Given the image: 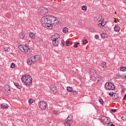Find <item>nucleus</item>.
<instances>
[{"instance_id": "nucleus-1", "label": "nucleus", "mask_w": 126, "mask_h": 126, "mask_svg": "<svg viewBox=\"0 0 126 126\" xmlns=\"http://www.w3.org/2000/svg\"><path fill=\"white\" fill-rule=\"evenodd\" d=\"M41 25L43 27L49 28L52 25L58 24L57 19L54 16H44L41 19Z\"/></svg>"}, {"instance_id": "nucleus-2", "label": "nucleus", "mask_w": 126, "mask_h": 126, "mask_svg": "<svg viewBox=\"0 0 126 126\" xmlns=\"http://www.w3.org/2000/svg\"><path fill=\"white\" fill-rule=\"evenodd\" d=\"M22 82L26 85L27 87L31 86L32 85V77L29 75H25L22 77L21 78Z\"/></svg>"}, {"instance_id": "nucleus-3", "label": "nucleus", "mask_w": 126, "mask_h": 126, "mask_svg": "<svg viewBox=\"0 0 126 126\" xmlns=\"http://www.w3.org/2000/svg\"><path fill=\"white\" fill-rule=\"evenodd\" d=\"M61 37V35L58 33H55L54 36L51 37V40L53 42V45L55 47H57L59 45V41L57 40L58 39Z\"/></svg>"}, {"instance_id": "nucleus-4", "label": "nucleus", "mask_w": 126, "mask_h": 126, "mask_svg": "<svg viewBox=\"0 0 126 126\" xmlns=\"http://www.w3.org/2000/svg\"><path fill=\"white\" fill-rule=\"evenodd\" d=\"M19 48H21L20 50L22 52H24L25 54H30L31 53V51L30 50V48L29 47L27 46V45H19Z\"/></svg>"}, {"instance_id": "nucleus-5", "label": "nucleus", "mask_w": 126, "mask_h": 126, "mask_svg": "<svg viewBox=\"0 0 126 126\" xmlns=\"http://www.w3.org/2000/svg\"><path fill=\"white\" fill-rule=\"evenodd\" d=\"M104 86L106 90H115L116 89L115 85L110 82L106 83Z\"/></svg>"}, {"instance_id": "nucleus-6", "label": "nucleus", "mask_w": 126, "mask_h": 126, "mask_svg": "<svg viewBox=\"0 0 126 126\" xmlns=\"http://www.w3.org/2000/svg\"><path fill=\"white\" fill-rule=\"evenodd\" d=\"M48 11H49V10L47 8L45 7H41L38 9V14L40 15H45L48 13Z\"/></svg>"}, {"instance_id": "nucleus-7", "label": "nucleus", "mask_w": 126, "mask_h": 126, "mask_svg": "<svg viewBox=\"0 0 126 126\" xmlns=\"http://www.w3.org/2000/svg\"><path fill=\"white\" fill-rule=\"evenodd\" d=\"M73 121V116L72 115H69L67 118V121L64 123L65 126H70Z\"/></svg>"}, {"instance_id": "nucleus-8", "label": "nucleus", "mask_w": 126, "mask_h": 126, "mask_svg": "<svg viewBox=\"0 0 126 126\" xmlns=\"http://www.w3.org/2000/svg\"><path fill=\"white\" fill-rule=\"evenodd\" d=\"M39 107L41 110H46V108L48 107V104L46 101H40L39 103Z\"/></svg>"}, {"instance_id": "nucleus-9", "label": "nucleus", "mask_w": 126, "mask_h": 126, "mask_svg": "<svg viewBox=\"0 0 126 126\" xmlns=\"http://www.w3.org/2000/svg\"><path fill=\"white\" fill-rule=\"evenodd\" d=\"M4 94L5 96H8L9 94H10V87H9L8 85H5L4 87Z\"/></svg>"}, {"instance_id": "nucleus-10", "label": "nucleus", "mask_w": 126, "mask_h": 126, "mask_svg": "<svg viewBox=\"0 0 126 126\" xmlns=\"http://www.w3.org/2000/svg\"><path fill=\"white\" fill-rule=\"evenodd\" d=\"M90 74L91 75L92 78H93V77H97V73L94 69H91Z\"/></svg>"}, {"instance_id": "nucleus-11", "label": "nucleus", "mask_w": 126, "mask_h": 126, "mask_svg": "<svg viewBox=\"0 0 126 126\" xmlns=\"http://www.w3.org/2000/svg\"><path fill=\"white\" fill-rule=\"evenodd\" d=\"M50 89L51 92H53V93H57L58 92V88H56V86L51 85Z\"/></svg>"}, {"instance_id": "nucleus-12", "label": "nucleus", "mask_w": 126, "mask_h": 126, "mask_svg": "<svg viewBox=\"0 0 126 126\" xmlns=\"http://www.w3.org/2000/svg\"><path fill=\"white\" fill-rule=\"evenodd\" d=\"M19 37L20 39H21L22 40H26V39H27V36H25V34L24 33H19Z\"/></svg>"}, {"instance_id": "nucleus-13", "label": "nucleus", "mask_w": 126, "mask_h": 126, "mask_svg": "<svg viewBox=\"0 0 126 126\" xmlns=\"http://www.w3.org/2000/svg\"><path fill=\"white\" fill-rule=\"evenodd\" d=\"M32 60L33 61V63L38 62V61H39V60H40V57H39V56H38V55H36L35 56H32Z\"/></svg>"}, {"instance_id": "nucleus-14", "label": "nucleus", "mask_w": 126, "mask_h": 126, "mask_svg": "<svg viewBox=\"0 0 126 126\" xmlns=\"http://www.w3.org/2000/svg\"><path fill=\"white\" fill-rule=\"evenodd\" d=\"M115 78L117 79H125V76L124 75H120L119 74H116L115 75Z\"/></svg>"}, {"instance_id": "nucleus-15", "label": "nucleus", "mask_w": 126, "mask_h": 126, "mask_svg": "<svg viewBox=\"0 0 126 126\" xmlns=\"http://www.w3.org/2000/svg\"><path fill=\"white\" fill-rule=\"evenodd\" d=\"M27 63L28 64H29V65H31V64H32V63H34V61H33V59L32 57H31V58L28 60Z\"/></svg>"}, {"instance_id": "nucleus-16", "label": "nucleus", "mask_w": 126, "mask_h": 126, "mask_svg": "<svg viewBox=\"0 0 126 126\" xmlns=\"http://www.w3.org/2000/svg\"><path fill=\"white\" fill-rule=\"evenodd\" d=\"M1 108L3 110H4L5 109H7V108H8V105L6 103H3L1 105Z\"/></svg>"}, {"instance_id": "nucleus-17", "label": "nucleus", "mask_w": 126, "mask_h": 126, "mask_svg": "<svg viewBox=\"0 0 126 126\" xmlns=\"http://www.w3.org/2000/svg\"><path fill=\"white\" fill-rule=\"evenodd\" d=\"M113 100H116V99H118L119 98V94L114 93L113 94Z\"/></svg>"}, {"instance_id": "nucleus-18", "label": "nucleus", "mask_w": 126, "mask_h": 126, "mask_svg": "<svg viewBox=\"0 0 126 126\" xmlns=\"http://www.w3.org/2000/svg\"><path fill=\"white\" fill-rule=\"evenodd\" d=\"M103 21H101V20H99L97 24V26H99V27H101V26H102V27H104V26H105V24L103 25Z\"/></svg>"}, {"instance_id": "nucleus-19", "label": "nucleus", "mask_w": 126, "mask_h": 126, "mask_svg": "<svg viewBox=\"0 0 126 126\" xmlns=\"http://www.w3.org/2000/svg\"><path fill=\"white\" fill-rule=\"evenodd\" d=\"M14 85L18 89H21V88H22V86H21V85H19V84H18V83H14Z\"/></svg>"}, {"instance_id": "nucleus-20", "label": "nucleus", "mask_w": 126, "mask_h": 126, "mask_svg": "<svg viewBox=\"0 0 126 126\" xmlns=\"http://www.w3.org/2000/svg\"><path fill=\"white\" fill-rule=\"evenodd\" d=\"M114 30L116 32H120V30H121V28H120V27L119 26H115V27L114 28Z\"/></svg>"}, {"instance_id": "nucleus-21", "label": "nucleus", "mask_w": 126, "mask_h": 126, "mask_svg": "<svg viewBox=\"0 0 126 126\" xmlns=\"http://www.w3.org/2000/svg\"><path fill=\"white\" fill-rule=\"evenodd\" d=\"M63 33H65V34L68 33V28H63Z\"/></svg>"}, {"instance_id": "nucleus-22", "label": "nucleus", "mask_w": 126, "mask_h": 126, "mask_svg": "<svg viewBox=\"0 0 126 126\" xmlns=\"http://www.w3.org/2000/svg\"><path fill=\"white\" fill-rule=\"evenodd\" d=\"M66 89L68 92H72L73 91V89L71 87H67Z\"/></svg>"}, {"instance_id": "nucleus-23", "label": "nucleus", "mask_w": 126, "mask_h": 126, "mask_svg": "<svg viewBox=\"0 0 126 126\" xmlns=\"http://www.w3.org/2000/svg\"><path fill=\"white\" fill-rule=\"evenodd\" d=\"M30 37L31 38H32V39H35V38H36V36H35V34H34V33L33 32H31L30 33Z\"/></svg>"}, {"instance_id": "nucleus-24", "label": "nucleus", "mask_w": 126, "mask_h": 126, "mask_svg": "<svg viewBox=\"0 0 126 126\" xmlns=\"http://www.w3.org/2000/svg\"><path fill=\"white\" fill-rule=\"evenodd\" d=\"M101 120L106 124V120H107V117L102 116L101 117Z\"/></svg>"}, {"instance_id": "nucleus-25", "label": "nucleus", "mask_w": 126, "mask_h": 126, "mask_svg": "<svg viewBox=\"0 0 126 126\" xmlns=\"http://www.w3.org/2000/svg\"><path fill=\"white\" fill-rule=\"evenodd\" d=\"M82 9L83 10V11H86V10H87V6L86 5L82 6Z\"/></svg>"}, {"instance_id": "nucleus-26", "label": "nucleus", "mask_w": 126, "mask_h": 126, "mask_svg": "<svg viewBox=\"0 0 126 126\" xmlns=\"http://www.w3.org/2000/svg\"><path fill=\"white\" fill-rule=\"evenodd\" d=\"M10 49H9V48H8V47L7 46H5L4 47V50L5 51V52H9Z\"/></svg>"}, {"instance_id": "nucleus-27", "label": "nucleus", "mask_w": 126, "mask_h": 126, "mask_svg": "<svg viewBox=\"0 0 126 126\" xmlns=\"http://www.w3.org/2000/svg\"><path fill=\"white\" fill-rule=\"evenodd\" d=\"M120 70H121V71H126V67L123 66L121 67Z\"/></svg>"}, {"instance_id": "nucleus-28", "label": "nucleus", "mask_w": 126, "mask_h": 126, "mask_svg": "<svg viewBox=\"0 0 126 126\" xmlns=\"http://www.w3.org/2000/svg\"><path fill=\"white\" fill-rule=\"evenodd\" d=\"M98 101H99V103H100V104H101V105H103V104H104V101H103V99L102 98H99Z\"/></svg>"}, {"instance_id": "nucleus-29", "label": "nucleus", "mask_w": 126, "mask_h": 126, "mask_svg": "<svg viewBox=\"0 0 126 126\" xmlns=\"http://www.w3.org/2000/svg\"><path fill=\"white\" fill-rule=\"evenodd\" d=\"M107 123H111V120H110V118L109 117H106V124H107Z\"/></svg>"}, {"instance_id": "nucleus-30", "label": "nucleus", "mask_w": 126, "mask_h": 126, "mask_svg": "<svg viewBox=\"0 0 126 126\" xmlns=\"http://www.w3.org/2000/svg\"><path fill=\"white\" fill-rule=\"evenodd\" d=\"M11 68H15V64L12 63L10 65Z\"/></svg>"}, {"instance_id": "nucleus-31", "label": "nucleus", "mask_w": 126, "mask_h": 126, "mask_svg": "<svg viewBox=\"0 0 126 126\" xmlns=\"http://www.w3.org/2000/svg\"><path fill=\"white\" fill-rule=\"evenodd\" d=\"M80 44L79 42H76L75 43V45L73 46L74 48H77L78 47V45H79Z\"/></svg>"}, {"instance_id": "nucleus-32", "label": "nucleus", "mask_w": 126, "mask_h": 126, "mask_svg": "<svg viewBox=\"0 0 126 126\" xmlns=\"http://www.w3.org/2000/svg\"><path fill=\"white\" fill-rule=\"evenodd\" d=\"M88 43V41H87V39H85L83 41V45H85L86 44H87Z\"/></svg>"}, {"instance_id": "nucleus-33", "label": "nucleus", "mask_w": 126, "mask_h": 126, "mask_svg": "<svg viewBox=\"0 0 126 126\" xmlns=\"http://www.w3.org/2000/svg\"><path fill=\"white\" fill-rule=\"evenodd\" d=\"M106 63L105 62H103L101 64V66H102V67L106 68Z\"/></svg>"}, {"instance_id": "nucleus-34", "label": "nucleus", "mask_w": 126, "mask_h": 126, "mask_svg": "<svg viewBox=\"0 0 126 126\" xmlns=\"http://www.w3.org/2000/svg\"><path fill=\"white\" fill-rule=\"evenodd\" d=\"M32 103H33V100H32V99L30 98L29 99V104H30H30H32Z\"/></svg>"}, {"instance_id": "nucleus-35", "label": "nucleus", "mask_w": 126, "mask_h": 126, "mask_svg": "<svg viewBox=\"0 0 126 126\" xmlns=\"http://www.w3.org/2000/svg\"><path fill=\"white\" fill-rule=\"evenodd\" d=\"M109 95L110 97H113L114 96V92H110Z\"/></svg>"}, {"instance_id": "nucleus-36", "label": "nucleus", "mask_w": 126, "mask_h": 126, "mask_svg": "<svg viewBox=\"0 0 126 126\" xmlns=\"http://www.w3.org/2000/svg\"><path fill=\"white\" fill-rule=\"evenodd\" d=\"M121 88L122 89V91L123 92H125V90H124V89H125V87H124V85H121Z\"/></svg>"}, {"instance_id": "nucleus-37", "label": "nucleus", "mask_w": 126, "mask_h": 126, "mask_svg": "<svg viewBox=\"0 0 126 126\" xmlns=\"http://www.w3.org/2000/svg\"><path fill=\"white\" fill-rule=\"evenodd\" d=\"M73 91V95H76V94H77V93H78V92H77L76 91Z\"/></svg>"}, {"instance_id": "nucleus-38", "label": "nucleus", "mask_w": 126, "mask_h": 126, "mask_svg": "<svg viewBox=\"0 0 126 126\" xmlns=\"http://www.w3.org/2000/svg\"><path fill=\"white\" fill-rule=\"evenodd\" d=\"M112 124V123H111V122H109V123H108L107 124V126H115V125H114V124Z\"/></svg>"}, {"instance_id": "nucleus-39", "label": "nucleus", "mask_w": 126, "mask_h": 126, "mask_svg": "<svg viewBox=\"0 0 126 126\" xmlns=\"http://www.w3.org/2000/svg\"><path fill=\"white\" fill-rule=\"evenodd\" d=\"M94 21L97 22L98 21V17H94Z\"/></svg>"}, {"instance_id": "nucleus-40", "label": "nucleus", "mask_w": 126, "mask_h": 126, "mask_svg": "<svg viewBox=\"0 0 126 126\" xmlns=\"http://www.w3.org/2000/svg\"><path fill=\"white\" fill-rule=\"evenodd\" d=\"M90 31H91V32H94L95 31V30H94L93 28H91V29H90Z\"/></svg>"}, {"instance_id": "nucleus-41", "label": "nucleus", "mask_w": 126, "mask_h": 126, "mask_svg": "<svg viewBox=\"0 0 126 126\" xmlns=\"http://www.w3.org/2000/svg\"><path fill=\"white\" fill-rule=\"evenodd\" d=\"M101 37H102V38H105V33H102V34H101Z\"/></svg>"}, {"instance_id": "nucleus-42", "label": "nucleus", "mask_w": 126, "mask_h": 126, "mask_svg": "<svg viewBox=\"0 0 126 126\" xmlns=\"http://www.w3.org/2000/svg\"><path fill=\"white\" fill-rule=\"evenodd\" d=\"M69 41H66V43H65V45L67 46V47H68V46H69Z\"/></svg>"}, {"instance_id": "nucleus-43", "label": "nucleus", "mask_w": 126, "mask_h": 126, "mask_svg": "<svg viewBox=\"0 0 126 126\" xmlns=\"http://www.w3.org/2000/svg\"><path fill=\"white\" fill-rule=\"evenodd\" d=\"M103 29H104V31H108V27H104Z\"/></svg>"}, {"instance_id": "nucleus-44", "label": "nucleus", "mask_w": 126, "mask_h": 126, "mask_svg": "<svg viewBox=\"0 0 126 126\" xmlns=\"http://www.w3.org/2000/svg\"><path fill=\"white\" fill-rule=\"evenodd\" d=\"M61 43L63 46H64V40L63 39L62 40Z\"/></svg>"}, {"instance_id": "nucleus-45", "label": "nucleus", "mask_w": 126, "mask_h": 126, "mask_svg": "<svg viewBox=\"0 0 126 126\" xmlns=\"http://www.w3.org/2000/svg\"><path fill=\"white\" fill-rule=\"evenodd\" d=\"M111 112H112V113H116L117 112V109H111Z\"/></svg>"}, {"instance_id": "nucleus-46", "label": "nucleus", "mask_w": 126, "mask_h": 126, "mask_svg": "<svg viewBox=\"0 0 126 126\" xmlns=\"http://www.w3.org/2000/svg\"><path fill=\"white\" fill-rule=\"evenodd\" d=\"M94 37L95 39H99V35L98 34H96L95 35H94Z\"/></svg>"}, {"instance_id": "nucleus-47", "label": "nucleus", "mask_w": 126, "mask_h": 126, "mask_svg": "<svg viewBox=\"0 0 126 126\" xmlns=\"http://www.w3.org/2000/svg\"><path fill=\"white\" fill-rule=\"evenodd\" d=\"M38 41H39V42H40L41 43H42L43 42V39L39 38Z\"/></svg>"}, {"instance_id": "nucleus-48", "label": "nucleus", "mask_w": 126, "mask_h": 126, "mask_svg": "<svg viewBox=\"0 0 126 126\" xmlns=\"http://www.w3.org/2000/svg\"><path fill=\"white\" fill-rule=\"evenodd\" d=\"M54 114H55V115H57V114H58V111H54Z\"/></svg>"}, {"instance_id": "nucleus-49", "label": "nucleus", "mask_w": 126, "mask_h": 126, "mask_svg": "<svg viewBox=\"0 0 126 126\" xmlns=\"http://www.w3.org/2000/svg\"><path fill=\"white\" fill-rule=\"evenodd\" d=\"M100 18H102V16L101 15L97 16V18L100 19Z\"/></svg>"}, {"instance_id": "nucleus-50", "label": "nucleus", "mask_w": 126, "mask_h": 126, "mask_svg": "<svg viewBox=\"0 0 126 126\" xmlns=\"http://www.w3.org/2000/svg\"><path fill=\"white\" fill-rule=\"evenodd\" d=\"M126 94H125L123 100H125V99H126Z\"/></svg>"}, {"instance_id": "nucleus-51", "label": "nucleus", "mask_w": 126, "mask_h": 126, "mask_svg": "<svg viewBox=\"0 0 126 126\" xmlns=\"http://www.w3.org/2000/svg\"><path fill=\"white\" fill-rule=\"evenodd\" d=\"M69 45H72V42L69 41Z\"/></svg>"}, {"instance_id": "nucleus-52", "label": "nucleus", "mask_w": 126, "mask_h": 126, "mask_svg": "<svg viewBox=\"0 0 126 126\" xmlns=\"http://www.w3.org/2000/svg\"><path fill=\"white\" fill-rule=\"evenodd\" d=\"M102 21H103V22H102V24H103V23H104V20H102Z\"/></svg>"}, {"instance_id": "nucleus-53", "label": "nucleus", "mask_w": 126, "mask_h": 126, "mask_svg": "<svg viewBox=\"0 0 126 126\" xmlns=\"http://www.w3.org/2000/svg\"><path fill=\"white\" fill-rule=\"evenodd\" d=\"M115 14H117V12H115Z\"/></svg>"}, {"instance_id": "nucleus-54", "label": "nucleus", "mask_w": 126, "mask_h": 126, "mask_svg": "<svg viewBox=\"0 0 126 126\" xmlns=\"http://www.w3.org/2000/svg\"><path fill=\"white\" fill-rule=\"evenodd\" d=\"M43 126V125H40V126Z\"/></svg>"}, {"instance_id": "nucleus-55", "label": "nucleus", "mask_w": 126, "mask_h": 126, "mask_svg": "<svg viewBox=\"0 0 126 126\" xmlns=\"http://www.w3.org/2000/svg\"><path fill=\"white\" fill-rule=\"evenodd\" d=\"M103 24H105L103 23Z\"/></svg>"}]
</instances>
